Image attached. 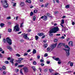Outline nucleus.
<instances>
[{
  "label": "nucleus",
  "mask_w": 75,
  "mask_h": 75,
  "mask_svg": "<svg viewBox=\"0 0 75 75\" xmlns=\"http://www.w3.org/2000/svg\"><path fill=\"white\" fill-rule=\"evenodd\" d=\"M65 48H68V49H69V50H67L65 49H64V50L66 51V56L67 57H69V55L70 47L67 45H66L65 46Z\"/></svg>",
  "instance_id": "f257e3e1"
},
{
  "label": "nucleus",
  "mask_w": 75,
  "mask_h": 75,
  "mask_svg": "<svg viewBox=\"0 0 75 75\" xmlns=\"http://www.w3.org/2000/svg\"><path fill=\"white\" fill-rule=\"evenodd\" d=\"M59 30V28L58 27H55L51 29L50 30V33H55Z\"/></svg>",
  "instance_id": "f03ea898"
},
{
  "label": "nucleus",
  "mask_w": 75,
  "mask_h": 75,
  "mask_svg": "<svg viewBox=\"0 0 75 75\" xmlns=\"http://www.w3.org/2000/svg\"><path fill=\"white\" fill-rule=\"evenodd\" d=\"M20 30V28L18 27V25L17 24L13 27V31H18Z\"/></svg>",
  "instance_id": "7ed1b4c3"
},
{
  "label": "nucleus",
  "mask_w": 75,
  "mask_h": 75,
  "mask_svg": "<svg viewBox=\"0 0 75 75\" xmlns=\"http://www.w3.org/2000/svg\"><path fill=\"white\" fill-rule=\"evenodd\" d=\"M3 6L4 7H5V8H7L8 7V4H7V1H5L4 2H3Z\"/></svg>",
  "instance_id": "20e7f679"
},
{
  "label": "nucleus",
  "mask_w": 75,
  "mask_h": 75,
  "mask_svg": "<svg viewBox=\"0 0 75 75\" xmlns=\"http://www.w3.org/2000/svg\"><path fill=\"white\" fill-rule=\"evenodd\" d=\"M6 40L8 43L10 45L12 44V41H11V39L10 38H6Z\"/></svg>",
  "instance_id": "39448f33"
},
{
  "label": "nucleus",
  "mask_w": 75,
  "mask_h": 75,
  "mask_svg": "<svg viewBox=\"0 0 75 75\" xmlns=\"http://www.w3.org/2000/svg\"><path fill=\"white\" fill-rule=\"evenodd\" d=\"M23 70L24 73L26 74L28 72V69L27 67H23Z\"/></svg>",
  "instance_id": "423d86ee"
},
{
  "label": "nucleus",
  "mask_w": 75,
  "mask_h": 75,
  "mask_svg": "<svg viewBox=\"0 0 75 75\" xmlns=\"http://www.w3.org/2000/svg\"><path fill=\"white\" fill-rule=\"evenodd\" d=\"M57 43H55V44H53L51 47V48L52 49H51V50H52V49H54V48H55V47L57 46Z\"/></svg>",
  "instance_id": "0eeeda50"
},
{
  "label": "nucleus",
  "mask_w": 75,
  "mask_h": 75,
  "mask_svg": "<svg viewBox=\"0 0 75 75\" xmlns=\"http://www.w3.org/2000/svg\"><path fill=\"white\" fill-rule=\"evenodd\" d=\"M27 35H28V34H25V35H24L23 37L25 38V39H26V40H29V39L28 37H27Z\"/></svg>",
  "instance_id": "6e6552de"
},
{
  "label": "nucleus",
  "mask_w": 75,
  "mask_h": 75,
  "mask_svg": "<svg viewBox=\"0 0 75 75\" xmlns=\"http://www.w3.org/2000/svg\"><path fill=\"white\" fill-rule=\"evenodd\" d=\"M62 45H64V44L60 43L58 44L57 47H58V48H59L61 47V46H62Z\"/></svg>",
  "instance_id": "1a4fd4ad"
},
{
  "label": "nucleus",
  "mask_w": 75,
  "mask_h": 75,
  "mask_svg": "<svg viewBox=\"0 0 75 75\" xmlns=\"http://www.w3.org/2000/svg\"><path fill=\"white\" fill-rule=\"evenodd\" d=\"M68 44L69 46H73V42L72 41H70L69 42Z\"/></svg>",
  "instance_id": "9d476101"
},
{
  "label": "nucleus",
  "mask_w": 75,
  "mask_h": 75,
  "mask_svg": "<svg viewBox=\"0 0 75 75\" xmlns=\"http://www.w3.org/2000/svg\"><path fill=\"white\" fill-rule=\"evenodd\" d=\"M38 36H40V37H41V36H42V35H44V34L40 33H38Z\"/></svg>",
  "instance_id": "9b49d317"
},
{
  "label": "nucleus",
  "mask_w": 75,
  "mask_h": 75,
  "mask_svg": "<svg viewBox=\"0 0 75 75\" xmlns=\"http://www.w3.org/2000/svg\"><path fill=\"white\" fill-rule=\"evenodd\" d=\"M6 48L8 50H11L12 47L10 46H7Z\"/></svg>",
  "instance_id": "f8f14e48"
},
{
  "label": "nucleus",
  "mask_w": 75,
  "mask_h": 75,
  "mask_svg": "<svg viewBox=\"0 0 75 75\" xmlns=\"http://www.w3.org/2000/svg\"><path fill=\"white\" fill-rule=\"evenodd\" d=\"M32 69H33V70H34V71H35L36 70V68H35V67H32Z\"/></svg>",
  "instance_id": "ddd939ff"
},
{
  "label": "nucleus",
  "mask_w": 75,
  "mask_h": 75,
  "mask_svg": "<svg viewBox=\"0 0 75 75\" xmlns=\"http://www.w3.org/2000/svg\"><path fill=\"white\" fill-rule=\"evenodd\" d=\"M55 60L57 61H59V62L61 61V60H60V59H59L58 58H55Z\"/></svg>",
  "instance_id": "4468645a"
},
{
  "label": "nucleus",
  "mask_w": 75,
  "mask_h": 75,
  "mask_svg": "<svg viewBox=\"0 0 75 75\" xmlns=\"http://www.w3.org/2000/svg\"><path fill=\"white\" fill-rule=\"evenodd\" d=\"M37 52V51H36V50L35 49H33V51L32 52L33 54H36V52Z\"/></svg>",
  "instance_id": "2eb2a0df"
},
{
  "label": "nucleus",
  "mask_w": 75,
  "mask_h": 75,
  "mask_svg": "<svg viewBox=\"0 0 75 75\" xmlns=\"http://www.w3.org/2000/svg\"><path fill=\"white\" fill-rule=\"evenodd\" d=\"M13 61H14V59H11V60L10 61V62H11V63H12V64H14V63L13 62Z\"/></svg>",
  "instance_id": "dca6fc26"
},
{
  "label": "nucleus",
  "mask_w": 75,
  "mask_h": 75,
  "mask_svg": "<svg viewBox=\"0 0 75 75\" xmlns=\"http://www.w3.org/2000/svg\"><path fill=\"white\" fill-rule=\"evenodd\" d=\"M65 22H64V20L62 19V22L60 24H64Z\"/></svg>",
  "instance_id": "f3484780"
},
{
  "label": "nucleus",
  "mask_w": 75,
  "mask_h": 75,
  "mask_svg": "<svg viewBox=\"0 0 75 75\" xmlns=\"http://www.w3.org/2000/svg\"><path fill=\"white\" fill-rule=\"evenodd\" d=\"M21 6H23L24 5V2H21L20 4Z\"/></svg>",
  "instance_id": "a211bd4d"
},
{
  "label": "nucleus",
  "mask_w": 75,
  "mask_h": 75,
  "mask_svg": "<svg viewBox=\"0 0 75 75\" xmlns=\"http://www.w3.org/2000/svg\"><path fill=\"white\" fill-rule=\"evenodd\" d=\"M6 41H7L6 40L5 38H4L3 39V42H4V43H6Z\"/></svg>",
  "instance_id": "6ab92c4d"
},
{
  "label": "nucleus",
  "mask_w": 75,
  "mask_h": 75,
  "mask_svg": "<svg viewBox=\"0 0 75 75\" xmlns=\"http://www.w3.org/2000/svg\"><path fill=\"white\" fill-rule=\"evenodd\" d=\"M44 20V21H46L47 20V17L45 16V17H44V18H43Z\"/></svg>",
  "instance_id": "aec40b11"
},
{
  "label": "nucleus",
  "mask_w": 75,
  "mask_h": 75,
  "mask_svg": "<svg viewBox=\"0 0 75 75\" xmlns=\"http://www.w3.org/2000/svg\"><path fill=\"white\" fill-rule=\"evenodd\" d=\"M26 1V2H27L29 3H31V0H27Z\"/></svg>",
  "instance_id": "412c9836"
},
{
  "label": "nucleus",
  "mask_w": 75,
  "mask_h": 75,
  "mask_svg": "<svg viewBox=\"0 0 75 75\" xmlns=\"http://www.w3.org/2000/svg\"><path fill=\"white\" fill-rule=\"evenodd\" d=\"M39 38V37L38 36H35V39L36 40H38V39Z\"/></svg>",
  "instance_id": "4be33fe9"
},
{
  "label": "nucleus",
  "mask_w": 75,
  "mask_h": 75,
  "mask_svg": "<svg viewBox=\"0 0 75 75\" xmlns=\"http://www.w3.org/2000/svg\"><path fill=\"white\" fill-rule=\"evenodd\" d=\"M50 50H51V48L50 47H49L47 48V51H50Z\"/></svg>",
  "instance_id": "5701e85b"
},
{
  "label": "nucleus",
  "mask_w": 75,
  "mask_h": 75,
  "mask_svg": "<svg viewBox=\"0 0 75 75\" xmlns=\"http://www.w3.org/2000/svg\"><path fill=\"white\" fill-rule=\"evenodd\" d=\"M47 16H48V17H52V16H51V15H50V14L49 13H47Z\"/></svg>",
  "instance_id": "b1692460"
},
{
  "label": "nucleus",
  "mask_w": 75,
  "mask_h": 75,
  "mask_svg": "<svg viewBox=\"0 0 75 75\" xmlns=\"http://www.w3.org/2000/svg\"><path fill=\"white\" fill-rule=\"evenodd\" d=\"M49 35L50 36V37H51L52 36V32H51V33H50V31H49Z\"/></svg>",
  "instance_id": "393cba45"
},
{
  "label": "nucleus",
  "mask_w": 75,
  "mask_h": 75,
  "mask_svg": "<svg viewBox=\"0 0 75 75\" xmlns=\"http://www.w3.org/2000/svg\"><path fill=\"white\" fill-rule=\"evenodd\" d=\"M4 26V24L1 23L0 24V26L1 27H3Z\"/></svg>",
  "instance_id": "a878e982"
},
{
  "label": "nucleus",
  "mask_w": 75,
  "mask_h": 75,
  "mask_svg": "<svg viewBox=\"0 0 75 75\" xmlns=\"http://www.w3.org/2000/svg\"><path fill=\"white\" fill-rule=\"evenodd\" d=\"M47 71L48 69H46L44 70L43 72H47Z\"/></svg>",
  "instance_id": "bb28decb"
},
{
  "label": "nucleus",
  "mask_w": 75,
  "mask_h": 75,
  "mask_svg": "<svg viewBox=\"0 0 75 75\" xmlns=\"http://www.w3.org/2000/svg\"><path fill=\"white\" fill-rule=\"evenodd\" d=\"M47 46H48V45L46 44L44 45V48H47Z\"/></svg>",
  "instance_id": "cd10ccee"
},
{
  "label": "nucleus",
  "mask_w": 75,
  "mask_h": 75,
  "mask_svg": "<svg viewBox=\"0 0 75 75\" xmlns=\"http://www.w3.org/2000/svg\"><path fill=\"white\" fill-rule=\"evenodd\" d=\"M23 59H24L23 58H19V60L21 61H22V60H23Z\"/></svg>",
  "instance_id": "c85d7f7f"
},
{
  "label": "nucleus",
  "mask_w": 75,
  "mask_h": 75,
  "mask_svg": "<svg viewBox=\"0 0 75 75\" xmlns=\"http://www.w3.org/2000/svg\"><path fill=\"white\" fill-rule=\"evenodd\" d=\"M37 9H35L34 11L33 12L34 13H37Z\"/></svg>",
  "instance_id": "c756f323"
},
{
  "label": "nucleus",
  "mask_w": 75,
  "mask_h": 75,
  "mask_svg": "<svg viewBox=\"0 0 75 75\" xmlns=\"http://www.w3.org/2000/svg\"><path fill=\"white\" fill-rule=\"evenodd\" d=\"M8 32H9V33H11V29H8Z\"/></svg>",
  "instance_id": "7c9ffc66"
},
{
  "label": "nucleus",
  "mask_w": 75,
  "mask_h": 75,
  "mask_svg": "<svg viewBox=\"0 0 75 75\" xmlns=\"http://www.w3.org/2000/svg\"><path fill=\"white\" fill-rule=\"evenodd\" d=\"M24 65H19L18 66V67L19 68H20V67H24Z\"/></svg>",
  "instance_id": "2f4dec72"
},
{
  "label": "nucleus",
  "mask_w": 75,
  "mask_h": 75,
  "mask_svg": "<svg viewBox=\"0 0 75 75\" xmlns=\"http://www.w3.org/2000/svg\"><path fill=\"white\" fill-rule=\"evenodd\" d=\"M69 7V5H67L65 7V8H68Z\"/></svg>",
  "instance_id": "473e14b6"
},
{
  "label": "nucleus",
  "mask_w": 75,
  "mask_h": 75,
  "mask_svg": "<svg viewBox=\"0 0 75 75\" xmlns=\"http://www.w3.org/2000/svg\"><path fill=\"white\" fill-rule=\"evenodd\" d=\"M35 18H36L35 16H34L33 18V21H35Z\"/></svg>",
  "instance_id": "72a5a7b5"
},
{
  "label": "nucleus",
  "mask_w": 75,
  "mask_h": 75,
  "mask_svg": "<svg viewBox=\"0 0 75 75\" xmlns=\"http://www.w3.org/2000/svg\"><path fill=\"white\" fill-rule=\"evenodd\" d=\"M33 12H31V13H30V16H33Z\"/></svg>",
  "instance_id": "f704fd0d"
},
{
  "label": "nucleus",
  "mask_w": 75,
  "mask_h": 75,
  "mask_svg": "<svg viewBox=\"0 0 75 75\" xmlns=\"http://www.w3.org/2000/svg\"><path fill=\"white\" fill-rule=\"evenodd\" d=\"M5 64H8V61H6L4 62Z\"/></svg>",
  "instance_id": "c9c22d12"
},
{
  "label": "nucleus",
  "mask_w": 75,
  "mask_h": 75,
  "mask_svg": "<svg viewBox=\"0 0 75 75\" xmlns=\"http://www.w3.org/2000/svg\"><path fill=\"white\" fill-rule=\"evenodd\" d=\"M33 65H36L37 64V63L35 61L33 62Z\"/></svg>",
  "instance_id": "e433bc0d"
},
{
  "label": "nucleus",
  "mask_w": 75,
  "mask_h": 75,
  "mask_svg": "<svg viewBox=\"0 0 75 75\" xmlns=\"http://www.w3.org/2000/svg\"><path fill=\"white\" fill-rule=\"evenodd\" d=\"M16 57H20V55L19 54H16Z\"/></svg>",
  "instance_id": "4c0bfd02"
},
{
  "label": "nucleus",
  "mask_w": 75,
  "mask_h": 75,
  "mask_svg": "<svg viewBox=\"0 0 75 75\" xmlns=\"http://www.w3.org/2000/svg\"><path fill=\"white\" fill-rule=\"evenodd\" d=\"M16 3H14L13 5V7H15V6H16Z\"/></svg>",
  "instance_id": "58836bf2"
},
{
  "label": "nucleus",
  "mask_w": 75,
  "mask_h": 75,
  "mask_svg": "<svg viewBox=\"0 0 75 75\" xmlns=\"http://www.w3.org/2000/svg\"><path fill=\"white\" fill-rule=\"evenodd\" d=\"M22 69H21L20 70V73L22 75H23V73L22 72Z\"/></svg>",
  "instance_id": "ea45409f"
},
{
  "label": "nucleus",
  "mask_w": 75,
  "mask_h": 75,
  "mask_svg": "<svg viewBox=\"0 0 75 75\" xmlns=\"http://www.w3.org/2000/svg\"><path fill=\"white\" fill-rule=\"evenodd\" d=\"M44 61L42 59H41L40 60V62H44Z\"/></svg>",
  "instance_id": "a19ab883"
},
{
  "label": "nucleus",
  "mask_w": 75,
  "mask_h": 75,
  "mask_svg": "<svg viewBox=\"0 0 75 75\" xmlns=\"http://www.w3.org/2000/svg\"><path fill=\"white\" fill-rule=\"evenodd\" d=\"M28 55V53H26L24 54L23 56H26Z\"/></svg>",
  "instance_id": "79ce46f5"
},
{
  "label": "nucleus",
  "mask_w": 75,
  "mask_h": 75,
  "mask_svg": "<svg viewBox=\"0 0 75 75\" xmlns=\"http://www.w3.org/2000/svg\"><path fill=\"white\" fill-rule=\"evenodd\" d=\"M2 69H6V66H3L2 67Z\"/></svg>",
  "instance_id": "37998d69"
},
{
  "label": "nucleus",
  "mask_w": 75,
  "mask_h": 75,
  "mask_svg": "<svg viewBox=\"0 0 75 75\" xmlns=\"http://www.w3.org/2000/svg\"><path fill=\"white\" fill-rule=\"evenodd\" d=\"M23 26V23H22L20 25L21 27H22Z\"/></svg>",
  "instance_id": "c03bdc74"
},
{
  "label": "nucleus",
  "mask_w": 75,
  "mask_h": 75,
  "mask_svg": "<svg viewBox=\"0 0 75 75\" xmlns=\"http://www.w3.org/2000/svg\"><path fill=\"white\" fill-rule=\"evenodd\" d=\"M16 61L18 62V63H21V61H20L19 60L18 61Z\"/></svg>",
  "instance_id": "a18cd8bd"
},
{
  "label": "nucleus",
  "mask_w": 75,
  "mask_h": 75,
  "mask_svg": "<svg viewBox=\"0 0 75 75\" xmlns=\"http://www.w3.org/2000/svg\"><path fill=\"white\" fill-rule=\"evenodd\" d=\"M73 64H74L73 63H70V65L71 67H72V66H73Z\"/></svg>",
  "instance_id": "49530a36"
},
{
  "label": "nucleus",
  "mask_w": 75,
  "mask_h": 75,
  "mask_svg": "<svg viewBox=\"0 0 75 75\" xmlns=\"http://www.w3.org/2000/svg\"><path fill=\"white\" fill-rule=\"evenodd\" d=\"M47 56H48V54L45 53L44 55V57H47Z\"/></svg>",
  "instance_id": "de8ad7c7"
},
{
  "label": "nucleus",
  "mask_w": 75,
  "mask_h": 75,
  "mask_svg": "<svg viewBox=\"0 0 75 75\" xmlns=\"http://www.w3.org/2000/svg\"><path fill=\"white\" fill-rule=\"evenodd\" d=\"M57 41H58V40L57 39H55L54 40V42H57Z\"/></svg>",
  "instance_id": "09e8293b"
},
{
  "label": "nucleus",
  "mask_w": 75,
  "mask_h": 75,
  "mask_svg": "<svg viewBox=\"0 0 75 75\" xmlns=\"http://www.w3.org/2000/svg\"><path fill=\"white\" fill-rule=\"evenodd\" d=\"M49 70L50 72H51L53 71V70L51 69H49Z\"/></svg>",
  "instance_id": "8fccbe9b"
},
{
  "label": "nucleus",
  "mask_w": 75,
  "mask_h": 75,
  "mask_svg": "<svg viewBox=\"0 0 75 75\" xmlns=\"http://www.w3.org/2000/svg\"><path fill=\"white\" fill-rule=\"evenodd\" d=\"M44 18V16H42L40 18V20L41 18L42 19Z\"/></svg>",
  "instance_id": "3c124183"
},
{
  "label": "nucleus",
  "mask_w": 75,
  "mask_h": 75,
  "mask_svg": "<svg viewBox=\"0 0 75 75\" xmlns=\"http://www.w3.org/2000/svg\"><path fill=\"white\" fill-rule=\"evenodd\" d=\"M0 58H3V55L1 53H0Z\"/></svg>",
  "instance_id": "603ef678"
},
{
  "label": "nucleus",
  "mask_w": 75,
  "mask_h": 75,
  "mask_svg": "<svg viewBox=\"0 0 75 75\" xmlns=\"http://www.w3.org/2000/svg\"><path fill=\"white\" fill-rule=\"evenodd\" d=\"M66 29V28H65V27H64L62 29V30L63 29L65 31Z\"/></svg>",
  "instance_id": "864d4df0"
},
{
  "label": "nucleus",
  "mask_w": 75,
  "mask_h": 75,
  "mask_svg": "<svg viewBox=\"0 0 75 75\" xmlns=\"http://www.w3.org/2000/svg\"><path fill=\"white\" fill-rule=\"evenodd\" d=\"M18 64L17 63H15V66L16 67H17V65H18Z\"/></svg>",
  "instance_id": "5fc2aeb1"
},
{
  "label": "nucleus",
  "mask_w": 75,
  "mask_h": 75,
  "mask_svg": "<svg viewBox=\"0 0 75 75\" xmlns=\"http://www.w3.org/2000/svg\"><path fill=\"white\" fill-rule=\"evenodd\" d=\"M54 14H58V11H56V12H54Z\"/></svg>",
  "instance_id": "6e6d98bb"
},
{
  "label": "nucleus",
  "mask_w": 75,
  "mask_h": 75,
  "mask_svg": "<svg viewBox=\"0 0 75 75\" xmlns=\"http://www.w3.org/2000/svg\"><path fill=\"white\" fill-rule=\"evenodd\" d=\"M19 70H18V69H16V72H18L19 71Z\"/></svg>",
  "instance_id": "4d7b16f0"
},
{
  "label": "nucleus",
  "mask_w": 75,
  "mask_h": 75,
  "mask_svg": "<svg viewBox=\"0 0 75 75\" xmlns=\"http://www.w3.org/2000/svg\"><path fill=\"white\" fill-rule=\"evenodd\" d=\"M63 24H60V25L62 27V28L63 29V27H64V26L63 25Z\"/></svg>",
  "instance_id": "13d9d810"
},
{
  "label": "nucleus",
  "mask_w": 75,
  "mask_h": 75,
  "mask_svg": "<svg viewBox=\"0 0 75 75\" xmlns=\"http://www.w3.org/2000/svg\"><path fill=\"white\" fill-rule=\"evenodd\" d=\"M37 58L38 59H40V56L38 55L37 56Z\"/></svg>",
  "instance_id": "bf43d9fd"
},
{
  "label": "nucleus",
  "mask_w": 75,
  "mask_h": 75,
  "mask_svg": "<svg viewBox=\"0 0 75 75\" xmlns=\"http://www.w3.org/2000/svg\"><path fill=\"white\" fill-rule=\"evenodd\" d=\"M45 35H44L43 36H42L41 38L42 39L44 38H45Z\"/></svg>",
  "instance_id": "052dcab7"
},
{
  "label": "nucleus",
  "mask_w": 75,
  "mask_h": 75,
  "mask_svg": "<svg viewBox=\"0 0 75 75\" xmlns=\"http://www.w3.org/2000/svg\"><path fill=\"white\" fill-rule=\"evenodd\" d=\"M41 66H42V67H43V66H44V64L41 63Z\"/></svg>",
  "instance_id": "680f3d73"
},
{
  "label": "nucleus",
  "mask_w": 75,
  "mask_h": 75,
  "mask_svg": "<svg viewBox=\"0 0 75 75\" xmlns=\"http://www.w3.org/2000/svg\"><path fill=\"white\" fill-rule=\"evenodd\" d=\"M7 19H11V17L8 16L7 18Z\"/></svg>",
  "instance_id": "e2e57ef3"
},
{
  "label": "nucleus",
  "mask_w": 75,
  "mask_h": 75,
  "mask_svg": "<svg viewBox=\"0 0 75 75\" xmlns=\"http://www.w3.org/2000/svg\"><path fill=\"white\" fill-rule=\"evenodd\" d=\"M46 62H47V64H50V61H47Z\"/></svg>",
  "instance_id": "0e129e2a"
},
{
  "label": "nucleus",
  "mask_w": 75,
  "mask_h": 75,
  "mask_svg": "<svg viewBox=\"0 0 75 75\" xmlns=\"http://www.w3.org/2000/svg\"><path fill=\"white\" fill-rule=\"evenodd\" d=\"M31 51V50H28L27 51V52H30Z\"/></svg>",
  "instance_id": "69168bd1"
},
{
  "label": "nucleus",
  "mask_w": 75,
  "mask_h": 75,
  "mask_svg": "<svg viewBox=\"0 0 75 75\" xmlns=\"http://www.w3.org/2000/svg\"><path fill=\"white\" fill-rule=\"evenodd\" d=\"M6 72L5 71H4L3 72V74H6Z\"/></svg>",
  "instance_id": "338daca9"
},
{
  "label": "nucleus",
  "mask_w": 75,
  "mask_h": 75,
  "mask_svg": "<svg viewBox=\"0 0 75 75\" xmlns=\"http://www.w3.org/2000/svg\"><path fill=\"white\" fill-rule=\"evenodd\" d=\"M8 60H10L11 59V58L10 57H9L7 59Z\"/></svg>",
  "instance_id": "774afa93"
}]
</instances>
